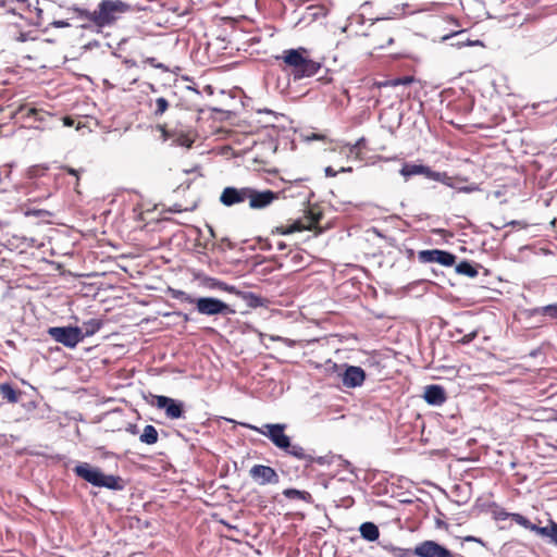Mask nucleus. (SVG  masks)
I'll return each instance as SVG.
<instances>
[{"label":"nucleus","mask_w":557,"mask_h":557,"mask_svg":"<svg viewBox=\"0 0 557 557\" xmlns=\"http://www.w3.org/2000/svg\"><path fill=\"white\" fill-rule=\"evenodd\" d=\"M76 18L86 21L83 28L102 29L113 26L124 14L132 12V5L122 0H101L94 11L75 7L72 9Z\"/></svg>","instance_id":"1"},{"label":"nucleus","mask_w":557,"mask_h":557,"mask_svg":"<svg viewBox=\"0 0 557 557\" xmlns=\"http://www.w3.org/2000/svg\"><path fill=\"white\" fill-rule=\"evenodd\" d=\"M276 60H282L283 70L288 71L294 81L311 77L322 67L320 62L310 59L309 50L304 47L286 49L276 57Z\"/></svg>","instance_id":"2"},{"label":"nucleus","mask_w":557,"mask_h":557,"mask_svg":"<svg viewBox=\"0 0 557 557\" xmlns=\"http://www.w3.org/2000/svg\"><path fill=\"white\" fill-rule=\"evenodd\" d=\"M244 426L268 437L274 446L295 457L298 460L312 462L313 457L306 453L305 448L297 444H292L288 435L285 434L286 425L282 423H267L262 426L243 424Z\"/></svg>","instance_id":"3"},{"label":"nucleus","mask_w":557,"mask_h":557,"mask_svg":"<svg viewBox=\"0 0 557 557\" xmlns=\"http://www.w3.org/2000/svg\"><path fill=\"white\" fill-rule=\"evenodd\" d=\"M323 212L318 206L310 207L307 214L288 225H280L271 231V235H288L301 231H314L315 235L322 234L324 227L320 225Z\"/></svg>","instance_id":"4"},{"label":"nucleus","mask_w":557,"mask_h":557,"mask_svg":"<svg viewBox=\"0 0 557 557\" xmlns=\"http://www.w3.org/2000/svg\"><path fill=\"white\" fill-rule=\"evenodd\" d=\"M73 471L77 476L84 479L97 487H106L112 491H122L125 486L121 476L104 474L99 469L92 468L87 462L77 465Z\"/></svg>","instance_id":"5"},{"label":"nucleus","mask_w":557,"mask_h":557,"mask_svg":"<svg viewBox=\"0 0 557 557\" xmlns=\"http://www.w3.org/2000/svg\"><path fill=\"white\" fill-rule=\"evenodd\" d=\"M174 298L182 301L196 305V309L200 314L203 315H227L234 314L235 310L232 309L227 304L213 297H200L193 298L190 295L183 290H177L173 294Z\"/></svg>","instance_id":"6"},{"label":"nucleus","mask_w":557,"mask_h":557,"mask_svg":"<svg viewBox=\"0 0 557 557\" xmlns=\"http://www.w3.org/2000/svg\"><path fill=\"white\" fill-rule=\"evenodd\" d=\"M393 554L396 557H408L410 555L418 557H455L448 548L431 540L421 542L412 550L409 548L394 547Z\"/></svg>","instance_id":"7"},{"label":"nucleus","mask_w":557,"mask_h":557,"mask_svg":"<svg viewBox=\"0 0 557 557\" xmlns=\"http://www.w3.org/2000/svg\"><path fill=\"white\" fill-rule=\"evenodd\" d=\"M48 334L65 347L74 348L84 339L83 330L78 326H53L49 327Z\"/></svg>","instance_id":"8"},{"label":"nucleus","mask_w":557,"mask_h":557,"mask_svg":"<svg viewBox=\"0 0 557 557\" xmlns=\"http://www.w3.org/2000/svg\"><path fill=\"white\" fill-rule=\"evenodd\" d=\"M399 173L408 180L413 175H424L426 178L450 185V176L446 172H436L422 164L405 163Z\"/></svg>","instance_id":"9"},{"label":"nucleus","mask_w":557,"mask_h":557,"mask_svg":"<svg viewBox=\"0 0 557 557\" xmlns=\"http://www.w3.org/2000/svg\"><path fill=\"white\" fill-rule=\"evenodd\" d=\"M150 405L158 409H164L170 419H180L184 413L183 404L168 396L151 395Z\"/></svg>","instance_id":"10"},{"label":"nucleus","mask_w":557,"mask_h":557,"mask_svg":"<svg viewBox=\"0 0 557 557\" xmlns=\"http://www.w3.org/2000/svg\"><path fill=\"white\" fill-rule=\"evenodd\" d=\"M250 187L227 186L220 194L219 200L224 207H234L248 201Z\"/></svg>","instance_id":"11"},{"label":"nucleus","mask_w":557,"mask_h":557,"mask_svg":"<svg viewBox=\"0 0 557 557\" xmlns=\"http://www.w3.org/2000/svg\"><path fill=\"white\" fill-rule=\"evenodd\" d=\"M278 198L280 193L270 189L258 190L256 188L250 187L248 199L249 208L252 210H262L271 206Z\"/></svg>","instance_id":"12"},{"label":"nucleus","mask_w":557,"mask_h":557,"mask_svg":"<svg viewBox=\"0 0 557 557\" xmlns=\"http://www.w3.org/2000/svg\"><path fill=\"white\" fill-rule=\"evenodd\" d=\"M249 475L259 485L277 484L280 482L277 472L270 466L255 465L250 468Z\"/></svg>","instance_id":"13"},{"label":"nucleus","mask_w":557,"mask_h":557,"mask_svg":"<svg viewBox=\"0 0 557 557\" xmlns=\"http://www.w3.org/2000/svg\"><path fill=\"white\" fill-rule=\"evenodd\" d=\"M418 259L424 263L436 262L445 267H453L457 258L451 252L445 250L430 249L419 251Z\"/></svg>","instance_id":"14"},{"label":"nucleus","mask_w":557,"mask_h":557,"mask_svg":"<svg viewBox=\"0 0 557 557\" xmlns=\"http://www.w3.org/2000/svg\"><path fill=\"white\" fill-rule=\"evenodd\" d=\"M308 264L304 250L296 248L290 249L284 259L280 262V268H287L292 272H298Z\"/></svg>","instance_id":"15"},{"label":"nucleus","mask_w":557,"mask_h":557,"mask_svg":"<svg viewBox=\"0 0 557 557\" xmlns=\"http://www.w3.org/2000/svg\"><path fill=\"white\" fill-rule=\"evenodd\" d=\"M366 380V372L357 366H347L342 374L343 385L348 388L359 387Z\"/></svg>","instance_id":"16"},{"label":"nucleus","mask_w":557,"mask_h":557,"mask_svg":"<svg viewBox=\"0 0 557 557\" xmlns=\"http://www.w3.org/2000/svg\"><path fill=\"white\" fill-rule=\"evenodd\" d=\"M423 398L429 405L440 406L446 401L447 396L443 386L432 384L425 386Z\"/></svg>","instance_id":"17"},{"label":"nucleus","mask_w":557,"mask_h":557,"mask_svg":"<svg viewBox=\"0 0 557 557\" xmlns=\"http://www.w3.org/2000/svg\"><path fill=\"white\" fill-rule=\"evenodd\" d=\"M123 65L125 70H117L114 74V86H126L136 84L138 82V76L127 75V72L136 66V62L133 60H125L123 62Z\"/></svg>","instance_id":"18"},{"label":"nucleus","mask_w":557,"mask_h":557,"mask_svg":"<svg viewBox=\"0 0 557 557\" xmlns=\"http://www.w3.org/2000/svg\"><path fill=\"white\" fill-rule=\"evenodd\" d=\"M158 128L161 131L164 139L174 137V143L178 146L190 148L195 143V134L193 132L178 133L172 135L165 127V125H159Z\"/></svg>","instance_id":"19"},{"label":"nucleus","mask_w":557,"mask_h":557,"mask_svg":"<svg viewBox=\"0 0 557 557\" xmlns=\"http://www.w3.org/2000/svg\"><path fill=\"white\" fill-rule=\"evenodd\" d=\"M529 530L535 532L540 536L548 537L550 542L555 546H557V522H555L554 520L549 519L548 524L546 527H540L531 522V527Z\"/></svg>","instance_id":"20"},{"label":"nucleus","mask_w":557,"mask_h":557,"mask_svg":"<svg viewBox=\"0 0 557 557\" xmlns=\"http://www.w3.org/2000/svg\"><path fill=\"white\" fill-rule=\"evenodd\" d=\"M493 516H494L495 520H499V521L510 518L517 524H519L520 527H522L527 530H529L531 527V521L518 512H507L505 509L500 508L498 510H495L493 512Z\"/></svg>","instance_id":"21"},{"label":"nucleus","mask_w":557,"mask_h":557,"mask_svg":"<svg viewBox=\"0 0 557 557\" xmlns=\"http://www.w3.org/2000/svg\"><path fill=\"white\" fill-rule=\"evenodd\" d=\"M16 112L23 114L24 117H34L35 121H38L39 123H44L53 116L50 112L45 111L44 109L28 107V104H21Z\"/></svg>","instance_id":"22"},{"label":"nucleus","mask_w":557,"mask_h":557,"mask_svg":"<svg viewBox=\"0 0 557 557\" xmlns=\"http://www.w3.org/2000/svg\"><path fill=\"white\" fill-rule=\"evenodd\" d=\"M0 396L10 404H16L22 396V392L14 388L11 383L5 382L0 384Z\"/></svg>","instance_id":"23"},{"label":"nucleus","mask_w":557,"mask_h":557,"mask_svg":"<svg viewBox=\"0 0 557 557\" xmlns=\"http://www.w3.org/2000/svg\"><path fill=\"white\" fill-rule=\"evenodd\" d=\"M359 531L361 536L369 542H374L380 536V530L373 522H363L360 525Z\"/></svg>","instance_id":"24"},{"label":"nucleus","mask_w":557,"mask_h":557,"mask_svg":"<svg viewBox=\"0 0 557 557\" xmlns=\"http://www.w3.org/2000/svg\"><path fill=\"white\" fill-rule=\"evenodd\" d=\"M283 495L288 499H298L305 503H313L312 495L307 491H299L296 488H286L283 491Z\"/></svg>","instance_id":"25"},{"label":"nucleus","mask_w":557,"mask_h":557,"mask_svg":"<svg viewBox=\"0 0 557 557\" xmlns=\"http://www.w3.org/2000/svg\"><path fill=\"white\" fill-rule=\"evenodd\" d=\"M158 440H159V433H158L157 429L151 424H147L144 428V431L139 436V441L147 445H153L158 442Z\"/></svg>","instance_id":"26"},{"label":"nucleus","mask_w":557,"mask_h":557,"mask_svg":"<svg viewBox=\"0 0 557 557\" xmlns=\"http://www.w3.org/2000/svg\"><path fill=\"white\" fill-rule=\"evenodd\" d=\"M197 208L196 200H185V202H173L166 211L173 212V213H181V212H187V211H194Z\"/></svg>","instance_id":"27"},{"label":"nucleus","mask_w":557,"mask_h":557,"mask_svg":"<svg viewBox=\"0 0 557 557\" xmlns=\"http://www.w3.org/2000/svg\"><path fill=\"white\" fill-rule=\"evenodd\" d=\"M102 326V321L98 319H90L83 323L84 338L96 334Z\"/></svg>","instance_id":"28"},{"label":"nucleus","mask_w":557,"mask_h":557,"mask_svg":"<svg viewBox=\"0 0 557 557\" xmlns=\"http://www.w3.org/2000/svg\"><path fill=\"white\" fill-rule=\"evenodd\" d=\"M456 271L459 274L466 275L468 277H475L478 275V270L474 265H472L468 261H461L457 264Z\"/></svg>","instance_id":"29"},{"label":"nucleus","mask_w":557,"mask_h":557,"mask_svg":"<svg viewBox=\"0 0 557 557\" xmlns=\"http://www.w3.org/2000/svg\"><path fill=\"white\" fill-rule=\"evenodd\" d=\"M170 103L164 97H159L154 101V109L152 111V114L154 117H159L163 115L166 110L169 109Z\"/></svg>","instance_id":"30"},{"label":"nucleus","mask_w":557,"mask_h":557,"mask_svg":"<svg viewBox=\"0 0 557 557\" xmlns=\"http://www.w3.org/2000/svg\"><path fill=\"white\" fill-rule=\"evenodd\" d=\"M236 294L242 295V297L247 301L248 306L251 308H258L263 306V299L253 293L236 292Z\"/></svg>","instance_id":"31"},{"label":"nucleus","mask_w":557,"mask_h":557,"mask_svg":"<svg viewBox=\"0 0 557 557\" xmlns=\"http://www.w3.org/2000/svg\"><path fill=\"white\" fill-rule=\"evenodd\" d=\"M23 213L26 216L34 215V216L41 218V219H48V218L52 216V213L50 211H48V210H45V209H30V208H26V209H23Z\"/></svg>","instance_id":"32"},{"label":"nucleus","mask_w":557,"mask_h":557,"mask_svg":"<svg viewBox=\"0 0 557 557\" xmlns=\"http://www.w3.org/2000/svg\"><path fill=\"white\" fill-rule=\"evenodd\" d=\"M412 82H413V77L412 76H404V77L386 81L382 85L383 86L396 87V86H399V85H410Z\"/></svg>","instance_id":"33"},{"label":"nucleus","mask_w":557,"mask_h":557,"mask_svg":"<svg viewBox=\"0 0 557 557\" xmlns=\"http://www.w3.org/2000/svg\"><path fill=\"white\" fill-rule=\"evenodd\" d=\"M144 63H147L154 69L162 70L163 72L169 71V67L165 66L163 63L158 62L156 58H147L144 60Z\"/></svg>","instance_id":"34"},{"label":"nucleus","mask_w":557,"mask_h":557,"mask_svg":"<svg viewBox=\"0 0 557 557\" xmlns=\"http://www.w3.org/2000/svg\"><path fill=\"white\" fill-rule=\"evenodd\" d=\"M305 140L307 141H312V140H326V136L323 135V134H319V133H314V132H310L308 134H306L305 136Z\"/></svg>","instance_id":"35"},{"label":"nucleus","mask_w":557,"mask_h":557,"mask_svg":"<svg viewBox=\"0 0 557 557\" xmlns=\"http://www.w3.org/2000/svg\"><path fill=\"white\" fill-rule=\"evenodd\" d=\"M478 336V331H472L461 337L459 343L461 344H469L471 343L475 337Z\"/></svg>","instance_id":"36"},{"label":"nucleus","mask_w":557,"mask_h":557,"mask_svg":"<svg viewBox=\"0 0 557 557\" xmlns=\"http://www.w3.org/2000/svg\"><path fill=\"white\" fill-rule=\"evenodd\" d=\"M366 144V138L361 137L359 138L354 145L350 146L349 151L355 152L357 149H360Z\"/></svg>","instance_id":"37"},{"label":"nucleus","mask_w":557,"mask_h":557,"mask_svg":"<svg viewBox=\"0 0 557 557\" xmlns=\"http://www.w3.org/2000/svg\"><path fill=\"white\" fill-rule=\"evenodd\" d=\"M11 174V165L4 164L0 166V183L2 182V176L9 177Z\"/></svg>","instance_id":"38"},{"label":"nucleus","mask_w":557,"mask_h":557,"mask_svg":"<svg viewBox=\"0 0 557 557\" xmlns=\"http://www.w3.org/2000/svg\"><path fill=\"white\" fill-rule=\"evenodd\" d=\"M62 121H63V124L67 127L74 126V124H75V120L71 116H64L62 119Z\"/></svg>","instance_id":"39"},{"label":"nucleus","mask_w":557,"mask_h":557,"mask_svg":"<svg viewBox=\"0 0 557 557\" xmlns=\"http://www.w3.org/2000/svg\"><path fill=\"white\" fill-rule=\"evenodd\" d=\"M126 431L133 435H136L138 433V429H137V425L136 424H129L127 428H126Z\"/></svg>","instance_id":"40"},{"label":"nucleus","mask_w":557,"mask_h":557,"mask_svg":"<svg viewBox=\"0 0 557 557\" xmlns=\"http://www.w3.org/2000/svg\"><path fill=\"white\" fill-rule=\"evenodd\" d=\"M64 170H65L69 174H71V175H73V176H76V178L78 180V171H77V170H75V169H73V168H67V166H66V168H64Z\"/></svg>","instance_id":"41"},{"label":"nucleus","mask_w":557,"mask_h":557,"mask_svg":"<svg viewBox=\"0 0 557 557\" xmlns=\"http://www.w3.org/2000/svg\"><path fill=\"white\" fill-rule=\"evenodd\" d=\"M274 244L278 250H284L286 248V244L282 240H275Z\"/></svg>","instance_id":"42"},{"label":"nucleus","mask_w":557,"mask_h":557,"mask_svg":"<svg viewBox=\"0 0 557 557\" xmlns=\"http://www.w3.org/2000/svg\"><path fill=\"white\" fill-rule=\"evenodd\" d=\"M325 174L327 176H335L336 175V171H334L331 166H329V168L325 169Z\"/></svg>","instance_id":"43"},{"label":"nucleus","mask_w":557,"mask_h":557,"mask_svg":"<svg viewBox=\"0 0 557 557\" xmlns=\"http://www.w3.org/2000/svg\"><path fill=\"white\" fill-rule=\"evenodd\" d=\"M58 27H66L69 26L70 24L65 21H59V22H55L54 23Z\"/></svg>","instance_id":"44"},{"label":"nucleus","mask_w":557,"mask_h":557,"mask_svg":"<svg viewBox=\"0 0 557 557\" xmlns=\"http://www.w3.org/2000/svg\"><path fill=\"white\" fill-rule=\"evenodd\" d=\"M225 290L230 292V293H235V287H226Z\"/></svg>","instance_id":"45"},{"label":"nucleus","mask_w":557,"mask_h":557,"mask_svg":"<svg viewBox=\"0 0 557 557\" xmlns=\"http://www.w3.org/2000/svg\"><path fill=\"white\" fill-rule=\"evenodd\" d=\"M267 246H268L269 249H271L273 245H272V243L268 242Z\"/></svg>","instance_id":"46"}]
</instances>
